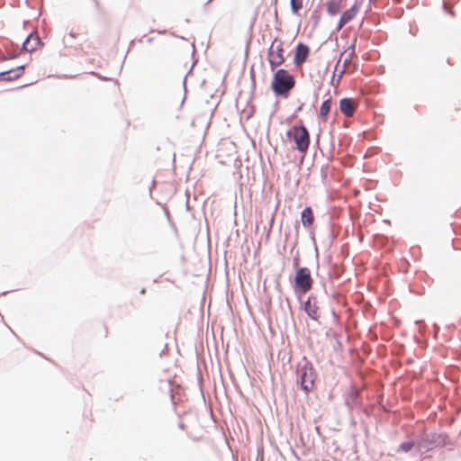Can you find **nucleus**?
Returning a JSON list of instances; mask_svg holds the SVG:
<instances>
[{
	"label": "nucleus",
	"instance_id": "f257e3e1",
	"mask_svg": "<svg viewBox=\"0 0 461 461\" xmlns=\"http://www.w3.org/2000/svg\"><path fill=\"white\" fill-rule=\"evenodd\" d=\"M294 85V77L287 70L280 68L274 74L271 87L276 95L286 96Z\"/></svg>",
	"mask_w": 461,
	"mask_h": 461
},
{
	"label": "nucleus",
	"instance_id": "f03ea898",
	"mask_svg": "<svg viewBox=\"0 0 461 461\" xmlns=\"http://www.w3.org/2000/svg\"><path fill=\"white\" fill-rule=\"evenodd\" d=\"M286 135L295 143V148L301 153L305 154L310 145V134L304 126H293Z\"/></svg>",
	"mask_w": 461,
	"mask_h": 461
},
{
	"label": "nucleus",
	"instance_id": "7ed1b4c3",
	"mask_svg": "<svg viewBox=\"0 0 461 461\" xmlns=\"http://www.w3.org/2000/svg\"><path fill=\"white\" fill-rule=\"evenodd\" d=\"M313 285L311 271L307 267L297 269L294 276V289L298 294L308 293Z\"/></svg>",
	"mask_w": 461,
	"mask_h": 461
},
{
	"label": "nucleus",
	"instance_id": "20e7f679",
	"mask_svg": "<svg viewBox=\"0 0 461 461\" xmlns=\"http://www.w3.org/2000/svg\"><path fill=\"white\" fill-rule=\"evenodd\" d=\"M267 59L271 70H274L285 62L284 44L281 41L275 40L272 42L268 49Z\"/></svg>",
	"mask_w": 461,
	"mask_h": 461
},
{
	"label": "nucleus",
	"instance_id": "39448f33",
	"mask_svg": "<svg viewBox=\"0 0 461 461\" xmlns=\"http://www.w3.org/2000/svg\"><path fill=\"white\" fill-rule=\"evenodd\" d=\"M301 387L305 393L311 392L314 387L315 372L311 365L305 364L297 370Z\"/></svg>",
	"mask_w": 461,
	"mask_h": 461
},
{
	"label": "nucleus",
	"instance_id": "423d86ee",
	"mask_svg": "<svg viewBox=\"0 0 461 461\" xmlns=\"http://www.w3.org/2000/svg\"><path fill=\"white\" fill-rule=\"evenodd\" d=\"M303 309L307 315L313 321H318L320 318V306L317 297L310 295L303 304Z\"/></svg>",
	"mask_w": 461,
	"mask_h": 461
},
{
	"label": "nucleus",
	"instance_id": "0eeeda50",
	"mask_svg": "<svg viewBox=\"0 0 461 461\" xmlns=\"http://www.w3.org/2000/svg\"><path fill=\"white\" fill-rule=\"evenodd\" d=\"M357 106V101L352 98H342L339 102V110L346 117H352Z\"/></svg>",
	"mask_w": 461,
	"mask_h": 461
},
{
	"label": "nucleus",
	"instance_id": "6e6552de",
	"mask_svg": "<svg viewBox=\"0 0 461 461\" xmlns=\"http://www.w3.org/2000/svg\"><path fill=\"white\" fill-rule=\"evenodd\" d=\"M359 12V5L357 4H355L351 8L348 10H346L340 16L339 24H338V30L342 29L347 23H348L350 21H352L357 14Z\"/></svg>",
	"mask_w": 461,
	"mask_h": 461
},
{
	"label": "nucleus",
	"instance_id": "1a4fd4ad",
	"mask_svg": "<svg viewBox=\"0 0 461 461\" xmlns=\"http://www.w3.org/2000/svg\"><path fill=\"white\" fill-rule=\"evenodd\" d=\"M310 49L307 45L303 43H299L296 47L294 57V62L296 66L303 65L309 55Z\"/></svg>",
	"mask_w": 461,
	"mask_h": 461
},
{
	"label": "nucleus",
	"instance_id": "9d476101",
	"mask_svg": "<svg viewBox=\"0 0 461 461\" xmlns=\"http://www.w3.org/2000/svg\"><path fill=\"white\" fill-rule=\"evenodd\" d=\"M41 44V39L36 32L30 33L23 43L24 51L32 52Z\"/></svg>",
	"mask_w": 461,
	"mask_h": 461
},
{
	"label": "nucleus",
	"instance_id": "9b49d317",
	"mask_svg": "<svg viewBox=\"0 0 461 461\" xmlns=\"http://www.w3.org/2000/svg\"><path fill=\"white\" fill-rule=\"evenodd\" d=\"M24 67V65H21L15 68L0 72V81H11L20 77L23 72Z\"/></svg>",
	"mask_w": 461,
	"mask_h": 461
},
{
	"label": "nucleus",
	"instance_id": "f8f14e48",
	"mask_svg": "<svg viewBox=\"0 0 461 461\" xmlns=\"http://www.w3.org/2000/svg\"><path fill=\"white\" fill-rule=\"evenodd\" d=\"M346 0H329L326 2L327 13L334 16L345 7Z\"/></svg>",
	"mask_w": 461,
	"mask_h": 461
},
{
	"label": "nucleus",
	"instance_id": "ddd939ff",
	"mask_svg": "<svg viewBox=\"0 0 461 461\" xmlns=\"http://www.w3.org/2000/svg\"><path fill=\"white\" fill-rule=\"evenodd\" d=\"M355 55V47L350 46L347 48L341 54L339 59V62L337 64V67L339 65L340 62L343 63V69L342 73L346 70L347 67L350 65L352 59Z\"/></svg>",
	"mask_w": 461,
	"mask_h": 461
},
{
	"label": "nucleus",
	"instance_id": "4468645a",
	"mask_svg": "<svg viewBox=\"0 0 461 461\" xmlns=\"http://www.w3.org/2000/svg\"><path fill=\"white\" fill-rule=\"evenodd\" d=\"M301 221L305 228L311 227L314 222V215L311 207H306L301 213Z\"/></svg>",
	"mask_w": 461,
	"mask_h": 461
},
{
	"label": "nucleus",
	"instance_id": "2eb2a0df",
	"mask_svg": "<svg viewBox=\"0 0 461 461\" xmlns=\"http://www.w3.org/2000/svg\"><path fill=\"white\" fill-rule=\"evenodd\" d=\"M331 105H332V100L331 98H328L326 99L321 105L320 107V117L321 119L322 122H327L328 120V115L330 112V109H331Z\"/></svg>",
	"mask_w": 461,
	"mask_h": 461
},
{
	"label": "nucleus",
	"instance_id": "dca6fc26",
	"mask_svg": "<svg viewBox=\"0 0 461 461\" xmlns=\"http://www.w3.org/2000/svg\"><path fill=\"white\" fill-rule=\"evenodd\" d=\"M160 387L168 392V393L170 394L172 403L176 404L175 396L173 394L172 381L170 379H167L165 382L162 381Z\"/></svg>",
	"mask_w": 461,
	"mask_h": 461
},
{
	"label": "nucleus",
	"instance_id": "f3484780",
	"mask_svg": "<svg viewBox=\"0 0 461 461\" xmlns=\"http://www.w3.org/2000/svg\"><path fill=\"white\" fill-rule=\"evenodd\" d=\"M291 9L294 14H298L299 11L303 8V0H291Z\"/></svg>",
	"mask_w": 461,
	"mask_h": 461
},
{
	"label": "nucleus",
	"instance_id": "a211bd4d",
	"mask_svg": "<svg viewBox=\"0 0 461 461\" xmlns=\"http://www.w3.org/2000/svg\"><path fill=\"white\" fill-rule=\"evenodd\" d=\"M412 447H413V442L406 441L400 445V449L404 452H408L412 448Z\"/></svg>",
	"mask_w": 461,
	"mask_h": 461
},
{
	"label": "nucleus",
	"instance_id": "6ab92c4d",
	"mask_svg": "<svg viewBox=\"0 0 461 461\" xmlns=\"http://www.w3.org/2000/svg\"><path fill=\"white\" fill-rule=\"evenodd\" d=\"M17 57L16 53L8 54L7 56L3 55L0 58V61L6 60V59H12Z\"/></svg>",
	"mask_w": 461,
	"mask_h": 461
},
{
	"label": "nucleus",
	"instance_id": "aec40b11",
	"mask_svg": "<svg viewBox=\"0 0 461 461\" xmlns=\"http://www.w3.org/2000/svg\"><path fill=\"white\" fill-rule=\"evenodd\" d=\"M197 382H198L199 388L202 391V373H201L199 367H198Z\"/></svg>",
	"mask_w": 461,
	"mask_h": 461
},
{
	"label": "nucleus",
	"instance_id": "412c9836",
	"mask_svg": "<svg viewBox=\"0 0 461 461\" xmlns=\"http://www.w3.org/2000/svg\"><path fill=\"white\" fill-rule=\"evenodd\" d=\"M95 4V8L98 10L100 8V4L98 0H92Z\"/></svg>",
	"mask_w": 461,
	"mask_h": 461
},
{
	"label": "nucleus",
	"instance_id": "4be33fe9",
	"mask_svg": "<svg viewBox=\"0 0 461 461\" xmlns=\"http://www.w3.org/2000/svg\"><path fill=\"white\" fill-rule=\"evenodd\" d=\"M214 109H215V106H214V105H212V106L210 108V115H211V116L212 115Z\"/></svg>",
	"mask_w": 461,
	"mask_h": 461
},
{
	"label": "nucleus",
	"instance_id": "5701e85b",
	"mask_svg": "<svg viewBox=\"0 0 461 461\" xmlns=\"http://www.w3.org/2000/svg\"><path fill=\"white\" fill-rule=\"evenodd\" d=\"M195 351H196V355H197V357H199V349H198V348H197V347H196V348H195Z\"/></svg>",
	"mask_w": 461,
	"mask_h": 461
},
{
	"label": "nucleus",
	"instance_id": "b1692460",
	"mask_svg": "<svg viewBox=\"0 0 461 461\" xmlns=\"http://www.w3.org/2000/svg\"><path fill=\"white\" fill-rule=\"evenodd\" d=\"M179 427H180L181 429H184V424H183V423H180V424H179Z\"/></svg>",
	"mask_w": 461,
	"mask_h": 461
},
{
	"label": "nucleus",
	"instance_id": "393cba45",
	"mask_svg": "<svg viewBox=\"0 0 461 461\" xmlns=\"http://www.w3.org/2000/svg\"><path fill=\"white\" fill-rule=\"evenodd\" d=\"M212 0H206L207 3L211 2Z\"/></svg>",
	"mask_w": 461,
	"mask_h": 461
}]
</instances>
